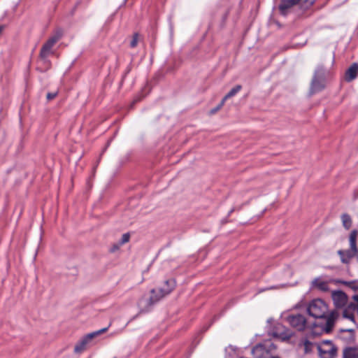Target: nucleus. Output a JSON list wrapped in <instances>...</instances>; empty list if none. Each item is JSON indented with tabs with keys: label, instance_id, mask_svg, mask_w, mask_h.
I'll use <instances>...</instances> for the list:
<instances>
[{
	"label": "nucleus",
	"instance_id": "f03ea898",
	"mask_svg": "<svg viewBox=\"0 0 358 358\" xmlns=\"http://www.w3.org/2000/svg\"><path fill=\"white\" fill-rule=\"evenodd\" d=\"M176 287V280L173 278L164 281V286L159 289H152L150 291V296L148 301V305L141 311L148 312L150 307L157 303L166 295L169 294Z\"/></svg>",
	"mask_w": 358,
	"mask_h": 358
},
{
	"label": "nucleus",
	"instance_id": "2eb2a0df",
	"mask_svg": "<svg viewBox=\"0 0 358 358\" xmlns=\"http://www.w3.org/2000/svg\"><path fill=\"white\" fill-rule=\"evenodd\" d=\"M358 236V231L357 229H353L349 236V243L350 248H351L353 250L356 251L358 250V247L357 245V238Z\"/></svg>",
	"mask_w": 358,
	"mask_h": 358
},
{
	"label": "nucleus",
	"instance_id": "0eeeda50",
	"mask_svg": "<svg viewBox=\"0 0 358 358\" xmlns=\"http://www.w3.org/2000/svg\"><path fill=\"white\" fill-rule=\"evenodd\" d=\"M286 320L293 328L296 329L298 331H303L306 328L307 321L303 315H291Z\"/></svg>",
	"mask_w": 358,
	"mask_h": 358
},
{
	"label": "nucleus",
	"instance_id": "f3484780",
	"mask_svg": "<svg viewBox=\"0 0 358 358\" xmlns=\"http://www.w3.org/2000/svg\"><path fill=\"white\" fill-rule=\"evenodd\" d=\"M342 333L348 332L349 336L348 337L341 336V339L346 340L349 343H352L355 341V330L352 329H341Z\"/></svg>",
	"mask_w": 358,
	"mask_h": 358
},
{
	"label": "nucleus",
	"instance_id": "ddd939ff",
	"mask_svg": "<svg viewBox=\"0 0 358 358\" xmlns=\"http://www.w3.org/2000/svg\"><path fill=\"white\" fill-rule=\"evenodd\" d=\"M343 358H358V347H346L343 349Z\"/></svg>",
	"mask_w": 358,
	"mask_h": 358
},
{
	"label": "nucleus",
	"instance_id": "39448f33",
	"mask_svg": "<svg viewBox=\"0 0 358 358\" xmlns=\"http://www.w3.org/2000/svg\"><path fill=\"white\" fill-rule=\"evenodd\" d=\"M62 34L57 33L53 36L50 37L42 46L39 57L43 60H45L52 53V48L55 44L61 38Z\"/></svg>",
	"mask_w": 358,
	"mask_h": 358
},
{
	"label": "nucleus",
	"instance_id": "aec40b11",
	"mask_svg": "<svg viewBox=\"0 0 358 358\" xmlns=\"http://www.w3.org/2000/svg\"><path fill=\"white\" fill-rule=\"evenodd\" d=\"M242 88L241 85H237L233 87L224 97V101H227L228 99L235 96Z\"/></svg>",
	"mask_w": 358,
	"mask_h": 358
},
{
	"label": "nucleus",
	"instance_id": "412c9836",
	"mask_svg": "<svg viewBox=\"0 0 358 358\" xmlns=\"http://www.w3.org/2000/svg\"><path fill=\"white\" fill-rule=\"evenodd\" d=\"M303 345L304 346L305 353H308L311 351L313 343L310 341H309L308 339H305L303 341Z\"/></svg>",
	"mask_w": 358,
	"mask_h": 358
},
{
	"label": "nucleus",
	"instance_id": "423d86ee",
	"mask_svg": "<svg viewBox=\"0 0 358 358\" xmlns=\"http://www.w3.org/2000/svg\"><path fill=\"white\" fill-rule=\"evenodd\" d=\"M331 299L336 309H343L348 302V295L341 290L332 291Z\"/></svg>",
	"mask_w": 358,
	"mask_h": 358
},
{
	"label": "nucleus",
	"instance_id": "c756f323",
	"mask_svg": "<svg viewBox=\"0 0 358 358\" xmlns=\"http://www.w3.org/2000/svg\"><path fill=\"white\" fill-rule=\"evenodd\" d=\"M271 358H280L278 357H271Z\"/></svg>",
	"mask_w": 358,
	"mask_h": 358
},
{
	"label": "nucleus",
	"instance_id": "b1692460",
	"mask_svg": "<svg viewBox=\"0 0 358 358\" xmlns=\"http://www.w3.org/2000/svg\"><path fill=\"white\" fill-rule=\"evenodd\" d=\"M315 0H303L302 7L304 9L309 8L314 3Z\"/></svg>",
	"mask_w": 358,
	"mask_h": 358
},
{
	"label": "nucleus",
	"instance_id": "dca6fc26",
	"mask_svg": "<svg viewBox=\"0 0 358 358\" xmlns=\"http://www.w3.org/2000/svg\"><path fill=\"white\" fill-rule=\"evenodd\" d=\"M284 331L280 333H275V335L278 336L284 341H289L294 335V333L289 329L284 327Z\"/></svg>",
	"mask_w": 358,
	"mask_h": 358
},
{
	"label": "nucleus",
	"instance_id": "4be33fe9",
	"mask_svg": "<svg viewBox=\"0 0 358 358\" xmlns=\"http://www.w3.org/2000/svg\"><path fill=\"white\" fill-rule=\"evenodd\" d=\"M224 103H225V101H224V99H222L221 102L216 107L210 109V110L209 112L210 115H214L217 112H218L222 108Z\"/></svg>",
	"mask_w": 358,
	"mask_h": 358
},
{
	"label": "nucleus",
	"instance_id": "a878e982",
	"mask_svg": "<svg viewBox=\"0 0 358 358\" xmlns=\"http://www.w3.org/2000/svg\"><path fill=\"white\" fill-rule=\"evenodd\" d=\"M57 95V92H48L47 94V96H46V98L48 99V101H51L52 99H54Z\"/></svg>",
	"mask_w": 358,
	"mask_h": 358
},
{
	"label": "nucleus",
	"instance_id": "7c9ffc66",
	"mask_svg": "<svg viewBox=\"0 0 358 358\" xmlns=\"http://www.w3.org/2000/svg\"><path fill=\"white\" fill-rule=\"evenodd\" d=\"M1 30H2V27H0V32L1 31Z\"/></svg>",
	"mask_w": 358,
	"mask_h": 358
},
{
	"label": "nucleus",
	"instance_id": "20e7f679",
	"mask_svg": "<svg viewBox=\"0 0 358 358\" xmlns=\"http://www.w3.org/2000/svg\"><path fill=\"white\" fill-rule=\"evenodd\" d=\"M108 327L103 328L100 330L90 333L85 336L81 340L75 345L74 352L76 353H80L86 349L87 344L96 336L101 335L103 333L107 331Z\"/></svg>",
	"mask_w": 358,
	"mask_h": 358
},
{
	"label": "nucleus",
	"instance_id": "f8f14e48",
	"mask_svg": "<svg viewBox=\"0 0 358 358\" xmlns=\"http://www.w3.org/2000/svg\"><path fill=\"white\" fill-rule=\"evenodd\" d=\"M318 349L322 358H334L336 356L337 348L334 345H331L328 350H324L320 347Z\"/></svg>",
	"mask_w": 358,
	"mask_h": 358
},
{
	"label": "nucleus",
	"instance_id": "9b49d317",
	"mask_svg": "<svg viewBox=\"0 0 358 358\" xmlns=\"http://www.w3.org/2000/svg\"><path fill=\"white\" fill-rule=\"evenodd\" d=\"M295 4H294L292 2H288L287 0H281L280 3L278 6V10L281 15H287L290 9L294 6Z\"/></svg>",
	"mask_w": 358,
	"mask_h": 358
},
{
	"label": "nucleus",
	"instance_id": "c85d7f7f",
	"mask_svg": "<svg viewBox=\"0 0 358 358\" xmlns=\"http://www.w3.org/2000/svg\"><path fill=\"white\" fill-rule=\"evenodd\" d=\"M287 1L289 3L292 2L295 5H297L301 1V0H287Z\"/></svg>",
	"mask_w": 358,
	"mask_h": 358
},
{
	"label": "nucleus",
	"instance_id": "4468645a",
	"mask_svg": "<svg viewBox=\"0 0 358 358\" xmlns=\"http://www.w3.org/2000/svg\"><path fill=\"white\" fill-rule=\"evenodd\" d=\"M335 282L348 286L352 290L357 292V294H355V295H358V280L345 281L343 280H336Z\"/></svg>",
	"mask_w": 358,
	"mask_h": 358
},
{
	"label": "nucleus",
	"instance_id": "cd10ccee",
	"mask_svg": "<svg viewBox=\"0 0 358 358\" xmlns=\"http://www.w3.org/2000/svg\"><path fill=\"white\" fill-rule=\"evenodd\" d=\"M120 246V243L114 245L113 246V248H111V252H115V250H118Z\"/></svg>",
	"mask_w": 358,
	"mask_h": 358
},
{
	"label": "nucleus",
	"instance_id": "6ab92c4d",
	"mask_svg": "<svg viewBox=\"0 0 358 358\" xmlns=\"http://www.w3.org/2000/svg\"><path fill=\"white\" fill-rule=\"evenodd\" d=\"M341 220L343 226L345 229H349L351 227L352 221L351 217L348 214H343L341 215Z\"/></svg>",
	"mask_w": 358,
	"mask_h": 358
},
{
	"label": "nucleus",
	"instance_id": "1a4fd4ad",
	"mask_svg": "<svg viewBox=\"0 0 358 358\" xmlns=\"http://www.w3.org/2000/svg\"><path fill=\"white\" fill-rule=\"evenodd\" d=\"M358 74V64L353 63L346 71L345 79L348 82L355 80Z\"/></svg>",
	"mask_w": 358,
	"mask_h": 358
},
{
	"label": "nucleus",
	"instance_id": "5701e85b",
	"mask_svg": "<svg viewBox=\"0 0 358 358\" xmlns=\"http://www.w3.org/2000/svg\"><path fill=\"white\" fill-rule=\"evenodd\" d=\"M129 238H130V236L129 234H124L122 236V238L120 239V241H119V243L120 245H122L123 244L129 242Z\"/></svg>",
	"mask_w": 358,
	"mask_h": 358
},
{
	"label": "nucleus",
	"instance_id": "bb28decb",
	"mask_svg": "<svg viewBox=\"0 0 358 358\" xmlns=\"http://www.w3.org/2000/svg\"><path fill=\"white\" fill-rule=\"evenodd\" d=\"M142 98L141 97H136L134 99L133 102L131 103V107L132 108L134 106V105L138 102Z\"/></svg>",
	"mask_w": 358,
	"mask_h": 358
},
{
	"label": "nucleus",
	"instance_id": "9d476101",
	"mask_svg": "<svg viewBox=\"0 0 358 358\" xmlns=\"http://www.w3.org/2000/svg\"><path fill=\"white\" fill-rule=\"evenodd\" d=\"M295 4H294L292 2H288L287 0H281L280 3L278 6V10L281 15H287L290 9L294 6Z\"/></svg>",
	"mask_w": 358,
	"mask_h": 358
},
{
	"label": "nucleus",
	"instance_id": "6e6552de",
	"mask_svg": "<svg viewBox=\"0 0 358 358\" xmlns=\"http://www.w3.org/2000/svg\"><path fill=\"white\" fill-rule=\"evenodd\" d=\"M337 254L339 255L343 264H349L351 259L353 257H356L358 262V250L355 251L350 248L348 250H339L337 251Z\"/></svg>",
	"mask_w": 358,
	"mask_h": 358
},
{
	"label": "nucleus",
	"instance_id": "7ed1b4c3",
	"mask_svg": "<svg viewBox=\"0 0 358 358\" xmlns=\"http://www.w3.org/2000/svg\"><path fill=\"white\" fill-rule=\"evenodd\" d=\"M326 83V71L322 66H318L315 71L313 77L312 78L309 95L313 94L322 91L325 87Z\"/></svg>",
	"mask_w": 358,
	"mask_h": 358
},
{
	"label": "nucleus",
	"instance_id": "f257e3e1",
	"mask_svg": "<svg viewBox=\"0 0 358 358\" xmlns=\"http://www.w3.org/2000/svg\"><path fill=\"white\" fill-rule=\"evenodd\" d=\"M307 311L310 316L315 318L326 319L324 330L327 333L331 331L335 321L338 317V313L336 310H333L329 315H327L328 306L325 302L320 299L311 301L307 308Z\"/></svg>",
	"mask_w": 358,
	"mask_h": 358
},
{
	"label": "nucleus",
	"instance_id": "393cba45",
	"mask_svg": "<svg viewBox=\"0 0 358 358\" xmlns=\"http://www.w3.org/2000/svg\"><path fill=\"white\" fill-rule=\"evenodd\" d=\"M138 40V34L137 33H135L133 36V38L130 43V46L131 48H135L137 45Z\"/></svg>",
	"mask_w": 358,
	"mask_h": 358
},
{
	"label": "nucleus",
	"instance_id": "a211bd4d",
	"mask_svg": "<svg viewBox=\"0 0 358 358\" xmlns=\"http://www.w3.org/2000/svg\"><path fill=\"white\" fill-rule=\"evenodd\" d=\"M313 285L321 291L326 292L329 289L328 283L325 281H321L318 279H315L313 281Z\"/></svg>",
	"mask_w": 358,
	"mask_h": 358
}]
</instances>
